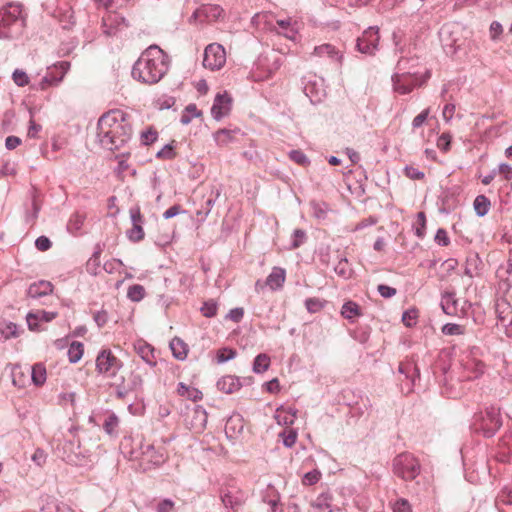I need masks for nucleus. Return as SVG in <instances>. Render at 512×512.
<instances>
[{
	"instance_id": "39",
	"label": "nucleus",
	"mask_w": 512,
	"mask_h": 512,
	"mask_svg": "<svg viewBox=\"0 0 512 512\" xmlns=\"http://www.w3.org/2000/svg\"><path fill=\"white\" fill-rule=\"evenodd\" d=\"M119 424V419L115 414H110L103 424V428L107 434L113 435Z\"/></svg>"
},
{
	"instance_id": "26",
	"label": "nucleus",
	"mask_w": 512,
	"mask_h": 512,
	"mask_svg": "<svg viewBox=\"0 0 512 512\" xmlns=\"http://www.w3.org/2000/svg\"><path fill=\"white\" fill-rule=\"evenodd\" d=\"M341 315L348 320H353L362 315L359 305L353 301H347L341 308Z\"/></svg>"
},
{
	"instance_id": "35",
	"label": "nucleus",
	"mask_w": 512,
	"mask_h": 512,
	"mask_svg": "<svg viewBox=\"0 0 512 512\" xmlns=\"http://www.w3.org/2000/svg\"><path fill=\"white\" fill-rule=\"evenodd\" d=\"M270 366V357L267 354H259L253 365V370L256 373L265 372Z\"/></svg>"
},
{
	"instance_id": "16",
	"label": "nucleus",
	"mask_w": 512,
	"mask_h": 512,
	"mask_svg": "<svg viewBox=\"0 0 512 512\" xmlns=\"http://www.w3.org/2000/svg\"><path fill=\"white\" fill-rule=\"evenodd\" d=\"M136 353L149 365L156 364L154 348L143 340H138L134 345Z\"/></svg>"
},
{
	"instance_id": "31",
	"label": "nucleus",
	"mask_w": 512,
	"mask_h": 512,
	"mask_svg": "<svg viewBox=\"0 0 512 512\" xmlns=\"http://www.w3.org/2000/svg\"><path fill=\"white\" fill-rule=\"evenodd\" d=\"M84 353V345L81 342L74 341L68 349V358L71 363L78 362Z\"/></svg>"
},
{
	"instance_id": "8",
	"label": "nucleus",
	"mask_w": 512,
	"mask_h": 512,
	"mask_svg": "<svg viewBox=\"0 0 512 512\" xmlns=\"http://www.w3.org/2000/svg\"><path fill=\"white\" fill-rule=\"evenodd\" d=\"M220 498L223 505L237 511L245 502V493L238 487L227 486L221 490Z\"/></svg>"
},
{
	"instance_id": "11",
	"label": "nucleus",
	"mask_w": 512,
	"mask_h": 512,
	"mask_svg": "<svg viewBox=\"0 0 512 512\" xmlns=\"http://www.w3.org/2000/svg\"><path fill=\"white\" fill-rule=\"evenodd\" d=\"M379 42L378 30L370 27L357 40V48L361 53L372 54Z\"/></svg>"
},
{
	"instance_id": "18",
	"label": "nucleus",
	"mask_w": 512,
	"mask_h": 512,
	"mask_svg": "<svg viewBox=\"0 0 512 512\" xmlns=\"http://www.w3.org/2000/svg\"><path fill=\"white\" fill-rule=\"evenodd\" d=\"M312 54L318 57L327 56L336 60L338 63H341L343 59V55L340 53V51L337 50L335 46L328 43L316 46Z\"/></svg>"
},
{
	"instance_id": "38",
	"label": "nucleus",
	"mask_w": 512,
	"mask_h": 512,
	"mask_svg": "<svg viewBox=\"0 0 512 512\" xmlns=\"http://www.w3.org/2000/svg\"><path fill=\"white\" fill-rule=\"evenodd\" d=\"M279 436L282 438L283 444L286 447L290 448V447H292L296 443L298 434H297V431L295 429H293V428H285L279 434Z\"/></svg>"
},
{
	"instance_id": "42",
	"label": "nucleus",
	"mask_w": 512,
	"mask_h": 512,
	"mask_svg": "<svg viewBox=\"0 0 512 512\" xmlns=\"http://www.w3.org/2000/svg\"><path fill=\"white\" fill-rule=\"evenodd\" d=\"M418 318V310L411 308L403 313L402 321L405 326L412 327L416 324Z\"/></svg>"
},
{
	"instance_id": "3",
	"label": "nucleus",
	"mask_w": 512,
	"mask_h": 512,
	"mask_svg": "<svg viewBox=\"0 0 512 512\" xmlns=\"http://www.w3.org/2000/svg\"><path fill=\"white\" fill-rule=\"evenodd\" d=\"M20 5L9 4L0 9V38L10 39L18 36L23 29Z\"/></svg>"
},
{
	"instance_id": "44",
	"label": "nucleus",
	"mask_w": 512,
	"mask_h": 512,
	"mask_svg": "<svg viewBox=\"0 0 512 512\" xmlns=\"http://www.w3.org/2000/svg\"><path fill=\"white\" fill-rule=\"evenodd\" d=\"M305 306L310 313H317L324 307V301L319 298H308Z\"/></svg>"
},
{
	"instance_id": "60",
	"label": "nucleus",
	"mask_w": 512,
	"mask_h": 512,
	"mask_svg": "<svg viewBox=\"0 0 512 512\" xmlns=\"http://www.w3.org/2000/svg\"><path fill=\"white\" fill-rule=\"evenodd\" d=\"M378 292L380 293V295L384 298H390V297H393L394 295H396L397 291L395 288L393 287H390V286H387V285H384V284H380L378 286Z\"/></svg>"
},
{
	"instance_id": "14",
	"label": "nucleus",
	"mask_w": 512,
	"mask_h": 512,
	"mask_svg": "<svg viewBox=\"0 0 512 512\" xmlns=\"http://www.w3.org/2000/svg\"><path fill=\"white\" fill-rule=\"evenodd\" d=\"M276 26L278 29L275 27L273 30L290 40L296 39L300 28L299 23L291 17L276 20Z\"/></svg>"
},
{
	"instance_id": "17",
	"label": "nucleus",
	"mask_w": 512,
	"mask_h": 512,
	"mask_svg": "<svg viewBox=\"0 0 512 512\" xmlns=\"http://www.w3.org/2000/svg\"><path fill=\"white\" fill-rule=\"evenodd\" d=\"M497 458L502 462H510L512 459V433L504 435L499 442Z\"/></svg>"
},
{
	"instance_id": "2",
	"label": "nucleus",
	"mask_w": 512,
	"mask_h": 512,
	"mask_svg": "<svg viewBox=\"0 0 512 512\" xmlns=\"http://www.w3.org/2000/svg\"><path fill=\"white\" fill-rule=\"evenodd\" d=\"M169 69L167 54L158 46L151 45L144 50L132 69L135 80L145 84L159 82Z\"/></svg>"
},
{
	"instance_id": "27",
	"label": "nucleus",
	"mask_w": 512,
	"mask_h": 512,
	"mask_svg": "<svg viewBox=\"0 0 512 512\" xmlns=\"http://www.w3.org/2000/svg\"><path fill=\"white\" fill-rule=\"evenodd\" d=\"M31 378L36 386H42L46 382L47 372L46 367L42 363H37L32 366Z\"/></svg>"
},
{
	"instance_id": "24",
	"label": "nucleus",
	"mask_w": 512,
	"mask_h": 512,
	"mask_svg": "<svg viewBox=\"0 0 512 512\" xmlns=\"http://www.w3.org/2000/svg\"><path fill=\"white\" fill-rule=\"evenodd\" d=\"M170 348L175 358L184 360L188 354L187 344L180 338L175 337L170 342Z\"/></svg>"
},
{
	"instance_id": "52",
	"label": "nucleus",
	"mask_w": 512,
	"mask_h": 512,
	"mask_svg": "<svg viewBox=\"0 0 512 512\" xmlns=\"http://www.w3.org/2000/svg\"><path fill=\"white\" fill-rule=\"evenodd\" d=\"M489 32L493 41L498 40L500 35L503 33V27L499 22L493 21L490 25Z\"/></svg>"
},
{
	"instance_id": "40",
	"label": "nucleus",
	"mask_w": 512,
	"mask_h": 512,
	"mask_svg": "<svg viewBox=\"0 0 512 512\" xmlns=\"http://www.w3.org/2000/svg\"><path fill=\"white\" fill-rule=\"evenodd\" d=\"M158 133L153 127L147 128L141 133V142L144 145H150L157 140Z\"/></svg>"
},
{
	"instance_id": "25",
	"label": "nucleus",
	"mask_w": 512,
	"mask_h": 512,
	"mask_svg": "<svg viewBox=\"0 0 512 512\" xmlns=\"http://www.w3.org/2000/svg\"><path fill=\"white\" fill-rule=\"evenodd\" d=\"M177 393L182 396L186 397L187 399L197 402L202 399L203 394L200 390L194 387H188L184 385L183 383H180L177 388Z\"/></svg>"
},
{
	"instance_id": "22",
	"label": "nucleus",
	"mask_w": 512,
	"mask_h": 512,
	"mask_svg": "<svg viewBox=\"0 0 512 512\" xmlns=\"http://www.w3.org/2000/svg\"><path fill=\"white\" fill-rule=\"evenodd\" d=\"M275 419L279 425L285 426V428H290V426L295 422L296 412L291 408H278L275 412Z\"/></svg>"
},
{
	"instance_id": "64",
	"label": "nucleus",
	"mask_w": 512,
	"mask_h": 512,
	"mask_svg": "<svg viewBox=\"0 0 512 512\" xmlns=\"http://www.w3.org/2000/svg\"><path fill=\"white\" fill-rule=\"evenodd\" d=\"M499 173L503 175L506 180L512 179V167L508 164H501L499 166Z\"/></svg>"
},
{
	"instance_id": "10",
	"label": "nucleus",
	"mask_w": 512,
	"mask_h": 512,
	"mask_svg": "<svg viewBox=\"0 0 512 512\" xmlns=\"http://www.w3.org/2000/svg\"><path fill=\"white\" fill-rule=\"evenodd\" d=\"M69 68L67 62H60L49 69L47 75L40 81L39 87L41 90H45L50 86L57 85L62 81L66 71Z\"/></svg>"
},
{
	"instance_id": "50",
	"label": "nucleus",
	"mask_w": 512,
	"mask_h": 512,
	"mask_svg": "<svg viewBox=\"0 0 512 512\" xmlns=\"http://www.w3.org/2000/svg\"><path fill=\"white\" fill-rule=\"evenodd\" d=\"M497 500L501 503L512 505V487H505L498 494Z\"/></svg>"
},
{
	"instance_id": "54",
	"label": "nucleus",
	"mask_w": 512,
	"mask_h": 512,
	"mask_svg": "<svg viewBox=\"0 0 512 512\" xmlns=\"http://www.w3.org/2000/svg\"><path fill=\"white\" fill-rule=\"evenodd\" d=\"M442 309L447 315H454L456 313L455 301L451 297H447L442 302Z\"/></svg>"
},
{
	"instance_id": "28",
	"label": "nucleus",
	"mask_w": 512,
	"mask_h": 512,
	"mask_svg": "<svg viewBox=\"0 0 512 512\" xmlns=\"http://www.w3.org/2000/svg\"><path fill=\"white\" fill-rule=\"evenodd\" d=\"M305 94L311 99L312 102H320L325 96V91L322 88H317L316 83L309 82L304 87Z\"/></svg>"
},
{
	"instance_id": "43",
	"label": "nucleus",
	"mask_w": 512,
	"mask_h": 512,
	"mask_svg": "<svg viewBox=\"0 0 512 512\" xmlns=\"http://www.w3.org/2000/svg\"><path fill=\"white\" fill-rule=\"evenodd\" d=\"M442 332L445 335H463L465 333V327L459 324L448 323L443 326Z\"/></svg>"
},
{
	"instance_id": "63",
	"label": "nucleus",
	"mask_w": 512,
	"mask_h": 512,
	"mask_svg": "<svg viewBox=\"0 0 512 512\" xmlns=\"http://www.w3.org/2000/svg\"><path fill=\"white\" fill-rule=\"evenodd\" d=\"M290 158L300 165H305L308 163L307 157L300 151H292L290 153Z\"/></svg>"
},
{
	"instance_id": "15",
	"label": "nucleus",
	"mask_w": 512,
	"mask_h": 512,
	"mask_svg": "<svg viewBox=\"0 0 512 512\" xmlns=\"http://www.w3.org/2000/svg\"><path fill=\"white\" fill-rule=\"evenodd\" d=\"M217 388L225 394H232L241 388V382L236 376L226 375L218 380Z\"/></svg>"
},
{
	"instance_id": "23",
	"label": "nucleus",
	"mask_w": 512,
	"mask_h": 512,
	"mask_svg": "<svg viewBox=\"0 0 512 512\" xmlns=\"http://www.w3.org/2000/svg\"><path fill=\"white\" fill-rule=\"evenodd\" d=\"M143 457L154 466H160L167 459V454L163 450H156L154 446H149L144 452Z\"/></svg>"
},
{
	"instance_id": "30",
	"label": "nucleus",
	"mask_w": 512,
	"mask_h": 512,
	"mask_svg": "<svg viewBox=\"0 0 512 512\" xmlns=\"http://www.w3.org/2000/svg\"><path fill=\"white\" fill-rule=\"evenodd\" d=\"M85 220H86V215L84 213L75 212L74 214L71 215V217L68 221V225H67L68 230L70 232L79 231L83 227Z\"/></svg>"
},
{
	"instance_id": "7",
	"label": "nucleus",
	"mask_w": 512,
	"mask_h": 512,
	"mask_svg": "<svg viewBox=\"0 0 512 512\" xmlns=\"http://www.w3.org/2000/svg\"><path fill=\"white\" fill-rule=\"evenodd\" d=\"M430 77V73L427 72L425 79L422 82H418V77L413 74H396L393 76V88L394 91L404 95L410 93L416 86L422 85L426 79Z\"/></svg>"
},
{
	"instance_id": "13",
	"label": "nucleus",
	"mask_w": 512,
	"mask_h": 512,
	"mask_svg": "<svg viewBox=\"0 0 512 512\" xmlns=\"http://www.w3.org/2000/svg\"><path fill=\"white\" fill-rule=\"evenodd\" d=\"M56 312H47L44 310H36L29 312L26 320L28 327L31 331H39L41 329L42 322H50L57 317Z\"/></svg>"
},
{
	"instance_id": "37",
	"label": "nucleus",
	"mask_w": 512,
	"mask_h": 512,
	"mask_svg": "<svg viewBox=\"0 0 512 512\" xmlns=\"http://www.w3.org/2000/svg\"><path fill=\"white\" fill-rule=\"evenodd\" d=\"M145 289L142 285L135 284L128 288L127 297L134 301L139 302L145 297Z\"/></svg>"
},
{
	"instance_id": "53",
	"label": "nucleus",
	"mask_w": 512,
	"mask_h": 512,
	"mask_svg": "<svg viewBox=\"0 0 512 512\" xmlns=\"http://www.w3.org/2000/svg\"><path fill=\"white\" fill-rule=\"evenodd\" d=\"M393 512H412V510L407 500L399 499L393 505Z\"/></svg>"
},
{
	"instance_id": "45",
	"label": "nucleus",
	"mask_w": 512,
	"mask_h": 512,
	"mask_svg": "<svg viewBox=\"0 0 512 512\" xmlns=\"http://www.w3.org/2000/svg\"><path fill=\"white\" fill-rule=\"evenodd\" d=\"M236 350L231 348H221L217 352V361L218 363H223L230 359H233L236 356Z\"/></svg>"
},
{
	"instance_id": "57",
	"label": "nucleus",
	"mask_w": 512,
	"mask_h": 512,
	"mask_svg": "<svg viewBox=\"0 0 512 512\" xmlns=\"http://www.w3.org/2000/svg\"><path fill=\"white\" fill-rule=\"evenodd\" d=\"M42 129V126L40 124H37L32 118L29 122V128L27 132V136L29 138H37L38 134L40 133Z\"/></svg>"
},
{
	"instance_id": "46",
	"label": "nucleus",
	"mask_w": 512,
	"mask_h": 512,
	"mask_svg": "<svg viewBox=\"0 0 512 512\" xmlns=\"http://www.w3.org/2000/svg\"><path fill=\"white\" fill-rule=\"evenodd\" d=\"M320 477H321V473L318 470H313V471L307 472L303 476L302 483H303V485H306V486H312L320 480Z\"/></svg>"
},
{
	"instance_id": "51",
	"label": "nucleus",
	"mask_w": 512,
	"mask_h": 512,
	"mask_svg": "<svg viewBox=\"0 0 512 512\" xmlns=\"http://www.w3.org/2000/svg\"><path fill=\"white\" fill-rule=\"evenodd\" d=\"M429 113H430V109L426 108L420 114H418L416 117H414V119L412 121L413 128L421 127L427 120Z\"/></svg>"
},
{
	"instance_id": "5",
	"label": "nucleus",
	"mask_w": 512,
	"mask_h": 512,
	"mask_svg": "<svg viewBox=\"0 0 512 512\" xmlns=\"http://www.w3.org/2000/svg\"><path fill=\"white\" fill-rule=\"evenodd\" d=\"M122 366V361L110 349H103L97 355L96 371L107 378L115 377Z\"/></svg>"
},
{
	"instance_id": "20",
	"label": "nucleus",
	"mask_w": 512,
	"mask_h": 512,
	"mask_svg": "<svg viewBox=\"0 0 512 512\" xmlns=\"http://www.w3.org/2000/svg\"><path fill=\"white\" fill-rule=\"evenodd\" d=\"M200 17H204L208 21H216L224 14L222 7L216 4L203 5L198 11Z\"/></svg>"
},
{
	"instance_id": "61",
	"label": "nucleus",
	"mask_w": 512,
	"mask_h": 512,
	"mask_svg": "<svg viewBox=\"0 0 512 512\" xmlns=\"http://www.w3.org/2000/svg\"><path fill=\"white\" fill-rule=\"evenodd\" d=\"M405 175L409 177L410 179H423L424 173L419 171L417 168L413 166H409L405 168Z\"/></svg>"
},
{
	"instance_id": "55",
	"label": "nucleus",
	"mask_w": 512,
	"mask_h": 512,
	"mask_svg": "<svg viewBox=\"0 0 512 512\" xmlns=\"http://www.w3.org/2000/svg\"><path fill=\"white\" fill-rule=\"evenodd\" d=\"M435 241L442 246H448L450 244V239L448 237V234L446 230L444 229H438L436 235H435Z\"/></svg>"
},
{
	"instance_id": "58",
	"label": "nucleus",
	"mask_w": 512,
	"mask_h": 512,
	"mask_svg": "<svg viewBox=\"0 0 512 512\" xmlns=\"http://www.w3.org/2000/svg\"><path fill=\"white\" fill-rule=\"evenodd\" d=\"M174 502L170 499H164L157 505V512H173Z\"/></svg>"
},
{
	"instance_id": "41",
	"label": "nucleus",
	"mask_w": 512,
	"mask_h": 512,
	"mask_svg": "<svg viewBox=\"0 0 512 512\" xmlns=\"http://www.w3.org/2000/svg\"><path fill=\"white\" fill-rule=\"evenodd\" d=\"M144 230L142 224H133V227L128 231V237L133 242H139L144 238Z\"/></svg>"
},
{
	"instance_id": "49",
	"label": "nucleus",
	"mask_w": 512,
	"mask_h": 512,
	"mask_svg": "<svg viewBox=\"0 0 512 512\" xmlns=\"http://www.w3.org/2000/svg\"><path fill=\"white\" fill-rule=\"evenodd\" d=\"M13 81L16 85L23 87L29 83V77L24 71L16 69L13 73Z\"/></svg>"
},
{
	"instance_id": "34",
	"label": "nucleus",
	"mask_w": 512,
	"mask_h": 512,
	"mask_svg": "<svg viewBox=\"0 0 512 512\" xmlns=\"http://www.w3.org/2000/svg\"><path fill=\"white\" fill-rule=\"evenodd\" d=\"M202 116V112L198 110L195 104H189L184 109L181 116V123L189 124L194 118Z\"/></svg>"
},
{
	"instance_id": "48",
	"label": "nucleus",
	"mask_w": 512,
	"mask_h": 512,
	"mask_svg": "<svg viewBox=\"0 0 512 512\" xmlns=\"http://www.w3.org/2000/svg\"><path fill=\"white\" fill-rule=\"evenodd\" d=\"M201 312L205 317H214L217 314V304L212 300L204 302Z\"/></svg>"
},
{
	"instance_id": "47",
	"label": "nucleus",
	"mask_w": 512,
	"mask_h": 512,
	"mask_svg": "<svg viewBox=\"0 0 512 512\" xmlns=\"http://www.w3.org/2000/svg\"><path fill=\"white\" fill-rule=\"evenodd\" d=\"M426 227V216L424 212H419L416 219V235L419 238H423Z\"/></svg>"
},
{
	"instance_id": "59",
	"label": "nucleus",
	"mask_w": 512,
	"mask_h": 512,
	"mask_svg": "<svg viewBox=\"0 0 512 512\" xmlns=\"http://www.w3.org/2000/svg\"><path fill=\"white\" fill-rule=\"evenodd\" d=\"M46 453L43 449L37 448L32 455V460L39 466H42L46 462Z\"/></svg>"
},
{
	"instance_id": "56",
	"label": "nucleus",
	"mask_w": 512,
	"mask_h": 512,
	"mask_svg": "<svg viewBox=\"0 0 512 512\" xmlns=\"http://www.w3.org/2000/svg\"><path fill=\"white\" fill-rule=\"evenodd\" d=\"M244 316V309L243 308H234L230 310V312L227 314L226 318L230 319L231 321L238 323L242 320Z\"/></svg>"
},
{
	"instance_id": "9",
	"label": "nucleus",
	"mask_w": 512,
	"mask_h": 512,
	"mask_svg": "<svg viewBox=\"0 0 512 512\" xmlns=\"http://www.w3.org/2000/svg\"><path fill=\"white\" fill-rule=\"evenodd\" d=\"M480 421L479 428L486 436L493 435L502 425L499 411L495 408L487 409L484 415H480Z\"/></svg>"
},
{
	"instance_id": "19",
	"label": "nucleus",
	"mask_w": 512,
	"mask_h": 512,
	"mask_svg": "<svg viewBox=\"0 0 512 512\" xmlns=\"http://www.w3.org/2000/svg\"><path fill=\"white\" fill-rule=\"evenodd\" d=\"M286 279V272L283 268L274 267L271 273L266 278V285L269 286L271 290H277L281 288Z\"/></svg>"
},
{
	"instance_id": "29",
	"label": "nucleus",
	"mask_w": 512,
	"mask_h": 512,
	"mask_svg": "<svg viewBox=\"0 0 512 512\" xmlns=\"http://www.w3.org/2000/svg\"><path fill=\"white\" fill-rule=\"evenodd\" d=\"M473 205H474L476 214L478 216H484L488 213L491 203H490V200L486 196L479 195L475 198Z\"/></svg>"
},
{
	"instance_id": "33",
	"label": "nucleus",
	"mask_w": 512,
	"mask_h": 512,
	"mask_svg": "<svg viewBox=\"0 0 512 512\" xmlns=\"http://www.w3.org/2000/svg\"><path fill=\"white\" fill-rule=\"evenodd\" d=\"M218 146H226L234 140V132L227 129H220L214 134Z\"/></svg>"
},
{
	"instance_id": "36",
	"label": "nucleus",
	"mask_w": 512,
	"mask_h": 512,
	"mask_svg": "<svg viewBox=\"0 0 512 512\" xmlns=\"http://www.w3.org/2000/svg\"><path fill=\"white\" fill-rule=\"evenodd\" d=\"M0 333L6 338L9 339L11 337H17V326L6 320L0 321Z\"/></svg>"
},
{
	"instance_id": "6",
	"label": "nucleus",
	"mask_w": 512,
	"mask_h": 512,
	"mask_svg": "<svg viewBox=\"0 0 512 512\" xmlns=\"http://www.w3.org/2000/svg\"><path fill=\"white\" fill-rule=\"evenodd\" d=\"M226 63V52L222 45L209 44L204 52L203 65L210 70H219Z\"/></svg>"
},
{
	"instance_id": "21",
	"label": "nucleus",
	"mask_w": 512,
	"mask_h": 512,
	"mask_svg": "<svg viewBox=\"0 0 512 512\" xmlns=\"http://www.w3.org/2000/svg\"><path fill=\"white\" fill-rule=\"evenodd\" d=\"M53 285L49 281L41 280L29 286L28 295L32 298H39L52 293Z\"/></svg>"
},
{
	"instance_id": "1",
	"label": "nucleus",
	"mask_w": 512,
	"mask_h": 512,
	"mask_svg": "<svg viewBox=\"0 0 512 512\" xmlns=\"http://www.w3.org/2000/svg\"><path fill=\"white\" fill-rule=\"evenodd\" d=\"M97 131L102 146L110 150L118 148L132 135L131 117L120 109L109 110L99 118Z\"/></svg>"
},
{
	"instance_id": "32",
	"label": "nucleus",
	"mask_w": 512,
	"mask_h": 512,
	"mask_svg": "<svg viewBox=\"0 0 512 512\" xmlns=\"http://www.w3.org/2000/svg\"><path fill=\"white\" fill-rule=\"evenodd\" d=\"M41 512H75L65 503H57L53 500L47 501L41 508Z\"/></svg>"
},
{
	"instance_id": "62",
	"label": "nucleus",
	"mask_w": 512,
	"mask_h": 512,
	"mask_svg": "<svg viewBox=\"0 0 512 512\" xmlns=\"http://www.w3.org/2000/svg\"><path fill=\"white\" fill-rule=\"evenodd\" d=\"M35 245L38 250L47 251L51 247V241L45 236H40L37 238Z\"/></svg>"
},
{
	"instance_id": "12",
	"label": "nucleus",
	"mask_w": 512,
	"mask_h": 512,
	"mask_svg": "<svg viewBox=\"0 0 512 512\" xmlns=\"http://www.w3.org/2000/svg\"><path fill=\"white\" fill-rule=\"evenodd\" d=\"M232 106V98L225 91L223 93H218L214 99V103L211 108V114L216 119L219 120L222 117L228 115Z\"/></svg>"
},
{
	"instance_id": "4",
	"label": "nucleus",
	"mask_w": 512,
	"mask_h": 512,
	"mask_svg": "<svg viewBox=\"0 0 512 512\" xmlns=\"http://www.w3.org/2000/svg\"><path fill=\"white\" fill-rule=\"evenodd\" d=\"M394 473L404 480H413L420 472L418 460L410 453L398 455L393 462Z\"/></svg>"
}]
</instances>
